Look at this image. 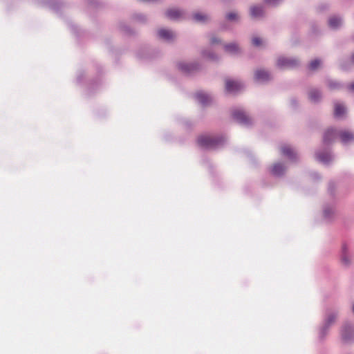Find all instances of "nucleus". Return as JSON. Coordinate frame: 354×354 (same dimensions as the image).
<instances>
[{
  "mask_svg": "<svg viewBox=\"0 0 354 354\" xmlns=\"http://www.w3.org/2000/svg\"><path fill=\"white\" fill-rule=\"evenodd\" d=\"M339 310L336 308H329L326 310L322 326L319 332V337L322 339L328 333L329 329L333 325L339 316Z\"/></svg>",
  "mask_w": 354,
  "mask_h": 354,
  "instance_id": "1",
  "label": "nucleus"
},
{
  "mask_svg": "<svg viewBox=\"0 0 354 354\" xmlns=\"http://www.w3.org/2000/svg\"><path fill=\"white\" fill-rule=\"evenodd\" d=\"M226 140L223 136H213L203 135L198 137L197 142L198 145L205 149H216L222 147Z\"/></svg>",
  "mask_w": 354,
  "mask_h": 354,
  "instance_id": "2",
  "label": "nucleus"
},
{
  "mask_svg": "<svg viewBox=\"0 0 354 354\" xmlns=\"http://www.w3.org/2000/svg\"><path fill=\"white\" fill-rule=\"evenodd\" d=\"M177 67L182 73L187 75L194 74L201 68L200 65L196 62H180L177 64Z\"/></svg>",
  "mask_w": 354,
  "mask_h": 354,
  "instance_id": "3",
  "label": "nucleus"
},
{
  "mask_svg": "<svg viewBox=\"0 0 354 354\" xmlns=\"http://www.w3.org/2000/svg\"><path fill=\"white\" fill-rule=\"evenodd\" d=\"M299 64V60L295 57L280 56L277 60V67L281 69L294 68Z\"/></svg>",
  "mask_w": 354,
  "mask_h": 354,
  "instance_id": "4",
  "label": "nucleus"
},
{
  "mask_svg": "<svg viewBox=\"0 0 354 354\" xmlns=\"http://www.w3.org/2000/svg\"><path fill=\"white\" fill-rule=\"evenodd\" d=\"M233 118L239 124L244 126H250L252 124V119L242 109H234L232 113Z\"/></svg>",
  "mask_w": 354,
  "mask_h": 354,
  "instance_id": "5",
  "label": "nucleus"
},
{
  "mask_svg": "<svg viewBox=\"0 0 354 354\" xmlns=\"http://www.w3.org/2000/svg\"><path fill=\"white\" fill-rule=\"evenodd\" d=\"M340 334L344 342L352 341L354 338V333L351 324L348 322L344 323L342 326Z\"/></svg>",
  "mask_w": 354,
  "mask_h": 354,
  "instance_id": "6",
  "label": "nucleus"
},
{
  "mask_svg": "<svg viewBox=\"0 0 354 354\" xmlns=\"http://www.w3.org/2000/svg\"><path fill=\"white\" fill-rule=\"evenodd\" d=\"M341 262L343 266L348 267L352 261L350 254V246L347 243H343L341 248Z\"/></svg>",
  "mask_w": 354,
  "mask_h": 354,
  "instance_id": "7",
  "label": "nucleus"
},
{
  "mask_svg": "<svg viewBox=\"0 0 354 354\" xmlns=\"http://www.w3.org/2000/svg\"><path fill=\"white\" fill-rule=\"evenodd\" d=\"M315 158L324 165H328L334 160V156L329 151H317L315 153Z\"/></svg>",
  "mask_w": 354,
  "mask_h": 354,
  "instance_id": "8",
  "label": "nucleus"
},
{
  "mask_svg": "<svg viewBox=\"0 0 354 354\" xmlns=\"http://www.w3.org/2000/svg\"><path fill=\"white\" fill-rule=\"evenodd\" d=\"M308 97L312 103L317 104L321 102L322 93L320 89L313 87L308 91Z\"/></svg>",
  "mask_w": 354,
  "mask_h": 354,
  "instance_id": "9",
  "label": "nucleus"
},
{
  "mask_svg": "<svg viewBox=\"0 0 354 354\" xmlns=\"http://www.w3.org/2000/svg\"><path fill=\"white\" fill-rule=\"evenodd\" d=\"M254 79L259 82L265 83L272 79V75L264 69H257L254 73Z\"/></svg>",
  "mask_w": 354,
  "mask_h": 354,
  "instance_id": "10",
  "label": "nucleus"
},
{
  "mask_svg": "<svg viewBox=\"0 0 354 354\" xmlns=\"http://www.w3.org/2000/svg\"><path fill=\"white\" fill-rule=\"evenodd\" d=\"M159 38L166 41H171L176 37V34L174 31L169 29L160 28L157 32Z\"/></svg>",
  "mask_w": 354,
  "mask_h": 354,
  "instance_id": "11",
  "label": "nucleus"
},
{
  "mask_svg": "<svg viewBox=\"0 0 354 354\" xmlns=\"http://www.w3.org/2000/svg\"><path fill=\"white\" fill-rule=\"evenodd\" d=\"M339 136L344 145L354 142V132L348 130L341 131L339 132Z\"/></svg>",
  "mask_w": 354,
  "mask_h": 354,
  "instance_id": "12",
  "label": "nucleus"
},
{
  "mask_svg": "<svg viewBox=\"0 0 354 354\" xmlns=\"http://www.w3.org/2000/svg\"><path fill=\"white\" fill-rule=\"evenodd\" d=\"M281 153L287 156L291 161H295L297 158L296 151L289 145H283L280 148Z\"/></svg>",
  "mask_w": 354,
  "mask_h": 354,
  "instance_id": "13",
  "label": "nucleus"
},
{
  "mask_svg": "<svg viewBox=\"0 0 354 354\" xmlns=\"http://www.w3.org/2000/svg\"><path fill=\"white\" fill-rule=\"evenodd\" d=\"M243 87V84L239 81L227 80L225 82V90L228 93H236Z\"/></svg>",
  "mask_w": 354,
  "mask_h": 354,
  "instance_id": "14",
  "label": "nucleus"
},
{
  "mask_svg": "<svg viewBox=\"0 0 354 354\" xmlns=\"http://www.w3.org/2000/svg\"><path fill=\"white\" fill-rule=\"evenodd\" d=\"M339 136V133L333 128L328 129L324 133L323 142L325 145H329L334 141L335 138Z\"/></svg>",
  "mask_w": 354,
  "mask_h": 354,
  "instance_id": "15",
  "label": "nucleus"
},
{
  "mask_svg": "<svg viewBox=\"0 0 354 354\" xmlns=\"http://www.w3.org/2000/svg\"><path fill=\"white\" fill-rule=\"evenodd\" d=\"M342 25L343 19L339 15H333L328 19V26L331 29L337 30Z\"/></svg>",
  "mask_w": 354,
  "mask_h": 354,
  "instance_id": "16",
  "label": "nucleus"
},
{
  "mask_svg": "<svg viewBox=\"0 0 354 354\" xmlns=\"http://www.w3.org/2000/svg\"><path fill=\"white\" fill-rule=\"evenodd\" d=\"M166 16L171 20H178L183 17L184 12L179 9H169L166 12Z\"/></svg>",
  "mask_w": 354,
  "mask_h": 354,
  "instance_id": "17",
  "label": "nucleus"
},
{
  "mask_svg": "<svg viewBox=\"0 0 354 354\" xmlns=\"http://www.w3.org/2000/svg\"><path fill=\"white\" fill-rule=\"evenodd\" d=\"M286 171V167L283 163L277 162L271 168V173L275 176H281Z\"/></svg>",
  "mask_w": 354,
  "mask_h": 354,
  "instance_id": "18",
  "label": "nucleus"
},
{
  "mask_svg": "<svg viewBox=\"0 0 354 354\" xmlns=\"http://www.w3.org/2000/svg\"><path fill=\"white\" fill-rule=\"evenodd\" d=\"M225 50L233 55H239L241 53V49L236 43H230L224 45Z\"/></svg>",
  "mask_w": 354,
  "mask_h": 354,
  "instance_id": "19",
  "label": "nucleus"
},
{
  "mask_svg": "<svg viewBox=\"0 0 354 354\" xmlns=\"http://www.w3.org/2000/svg\"><path fill=\"white\" fill-rule=\"evenodd\" d=\"M335 209L333 205H325L323 209L324 218L326 221H330L335 216Z\"/></svg>",
  "mask_w": 354,
  "mask_h": 354,
  "instance_id": "20",
  "label": "nucleus"
},
{
  "mask_svg": "<svg viewBox=\"0 0 354 354\" xmlns=\"http://www.w3.org/2000/svg\"><path fill=\"white\" fill-rule=\"evenodd\" d=\"M264 15V10L262 6H254L250 8V15L253 18H260Z\"/></svg>",
  "mask_w": 354,
  "mask_h": 354,
  "instance_id": "21",
  "label": "nucleus"
},
{
  "mask_svg": "<svg viewBox=\"0 0 354 354\" xmlns=\"http://www.w3.org/2000/svg\"><path fill=\"white\" fill-rule=\"evenodd\" d=\"M195 99L203 106L207 105L210 101V97L201 91L195 94Z\"/></svg>",
  "mask_w": 354,
  "mask_h": 354,
  "instance_id": "22",
  "label": "nucleus"
},
{
  "mask_svg": "<svg viewBox=\"0 0 354 354\" xmlns=\"http://www.w3.org/2000/svg\"><path fill=\"white\" fill-rule=\"evenodd\" d=\"M192 18L195 21L199 23H206L210 19L209 16L203 12H195L192 15Z\"/></svg>",
  "mask_w": 354,
  "mask_h": 354,
  "instance_id": "23",
  "label": "nucleus"
},
{
  "mask_svg": "<svg viewBox=\"0 0 354 354\" xmlns=\"http://www.w3.org/2000/svg\"><path fill=\"white\" fill-rule=\"evenodd\" d=\"M346 112V109L343 104L338 102L335 103L334 115L336 118H341Z\"/></svg>",
  "mask_w": 354,
  "mask_h": 354,
  "instance_id": "24",
  "label": "nucleus"
},
{
  "mask_svg": "<svg viewBox=\"0 0 354 354\" xmlns=\"http://www.w3.org/2000/svg\"><path fill=\"white\" fill-rule=\"evenodd\" d=\"M201 55L204 58H206L209 60L216 61L218 59L217 55H216L214 52L210 50H203L201 52Z\"/></svg>",
  "mask_w": 354,
  "mask_h": 354,
  "instance_id": "25",
  "label": "nucleus"
},
{
  "mask_svg": "<svg viewBox=\"0 0 354 354\" xmlns=\"http://www.w3.org/2000/svg\"><path fill=\"white\" fill-rule=\"evenodd\" d=\"M225 17L230 21H238L240 19V16L236 12H230L226 15Z\"/></svg>",
  "mask_w": 354,
  "mask_h": 354,
  "instance_id": "26",
  "label": "nucleus"
},
{
  "mask_svg": "<svg viewBox=\"0 0 354 354\" xmlns=\"http://www.w3.org/2000/svg\"><path fill=\"white\" fill-rule=\"evenodd\" d=\"M327 86L331 90L339 89L342 88L341 84L332 80L327 81Z\"/></svg>",
  "mask_w": 354,
  "mask_h": 354,
  "instance_id": "27",
  "label": "nucleus"
},
{
  "mask_svg": "<svg viewBox=\"0 0 354 354\" xmlns=\"http://www.w3.org/2000/svg\"><path fill=\"white\" fill-rule=\"evenodd\" d=\"M321 64H322V62L320 59H315L310 62V63L309 64L308 68L311 71H315L319 68V66L321 65Z\"/></svg>",
  "mask_w": 354,
  "mask_h": 354,
  "instance_id": "28",
  "label": "nucleus"
},
{
  "mask_svg": "<svg viewBox=\"0 0 354 354\" xmlns=\"http://www.w3.org/2000/svg\"><path fill=\"white\" fill-rule=\"evenodd\" d=\"M47 4L50 8L54 10H58L61 7V3L55 0L50 1L47 3Z\"/></svg>",
  "mask_w": 354,
  "mask_h": 354,
  "instance_id": "29",
  "label": "nucleus"
},
{
  "mask_svg": "<svg viewBox=\"0 0 354 354\" xmlns=\"http://www.w3.org/2000/svg\"><path fill=\"white\" fill-rule=\"evenodd\" d=\"M283 0H264V2L271 6H277L279 5Z\"/></svg>",
  "mask_w": 354,
  "mask_h": 354,
  "instance_id": "30",
  "label": "nucleus"
},
{
  "mask_svg": "<svg viewBox=\"0 0 354 354\" xmlns=\"http://www.w3.org/2000/svg\"><path fill=\"white\" fill-rule=\"evenodd\" d=\"M133 18L135 20L140 21V22H143L146 19L145 16L143 15L142 14H140V13L135 14L133 15Z\"/></svg>",
  "mask_w": 354,
  "mask_h": 354,
  "instance_id": "31",
  "label": "nucleus"
},
{
  "mask_svg": "<svg viewBox=\"0 0 354 354\" xmlns=\"http://www.w3.org/2000/svg\"><path fill=\"white\" fill-rule=\"evenodd\" d=\"M252 42L254 46H260L262 44V40L260 37H255L252 38Z\"/></svg>",
  "mask_w": 354,
  "mask_h": 354,
  "instance_id": "32",
  "label": "nucleus"
},
{
  "mask_svg": "<svg viewBox=\"0 0 354 354\" xmlns=\"http://www.w3.org/2000/svg\"><path fill=\"white\" fill-rule=\"evenodd\" d=\"M210 43L212 44H220L221 43V39L215 37L214 35L211 36L210 37Z\"/></svg>",
  "mask_w": 354,
  "mask_h": 354,
  "instance_id": "33",
  "label": "nucleus"
},
{
  "mask_svg": "<svg viewBox=\"0 0 354 354\" xmlns=\"http://www.w3.org/2000/svg\"><path fill=\"white\" fill-rule=\"evenodd\" d=\"M347 88H348V89L349 91H354V82H353L351 84L348 85Z\"/></svg>",
  "mask_w": 354,
  "mask_h": 354,
  "instance_id": "34",
  "label": "nucleus"
},
{
  "mask_svg": "<svg viewBox=\"0 0 354 354\" xmlns=\"http://www.w3.org/2000/svg\"><path fill=\"white\" fill-rule=\"evenodd\" d=\"M312 177H313L314 179H318V178H319V174H318L317 173H316V172H313V173L312 174Z\"/></svg>",
  "mask_w": 354,
  "mask_h": 354,
  "instance_id": "35",
  "label": "nucleus"
},
{
  "mask_svg": "<svg viewBox=\"0 0 354 354\" xmlns=\"http://www.w3.org/2000/svg\"><path fill=\"white\" fill-rule=\"evenodd\" d=\"M351 62L353 64H354V53L352 55L351 57Z\"/></svg>",
  "mask_w": 354,
  "mask_h": 354,
  "instance_id": "36",
  "label": "nucleus"
},
{
  "mask_svg": "<svg viewBox=\"0 0 354 354\" xmlns=\"http://www.w3.org/2000/svg\"><path fill=\"white\" fill-rule=\"evenodd\" d=\"M341 67H342L343 69H345V70L348 69V68H347L346 66L343 65V64H342V65H341Z\"/></svg>",
  "mask_w": 354,
  "mask_h": 354,
  "instance_id": "37",
  "label": "nucleus"
},
{
  "mask_svg": "<svg viewBox=\"0 0 354 354\" xmlns=\"http://www.w3.org/2000/svg\"><path fill=\"white\" fill-rule=\"evenodd\" d=\"M291 102H292V104H294V105H295V104H296V100H291Z\"/></svg>",
  "mask_w": 354,
  "mask_h": 354,
  "instance_id": "38",
  "label": "nucleus"
}]
</instances>
